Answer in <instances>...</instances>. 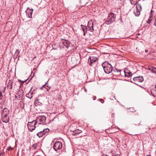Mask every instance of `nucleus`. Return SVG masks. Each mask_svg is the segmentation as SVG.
Wrapping results in <instances>:
<instances>
[{
	"label": "nucleus",
	"instance_id": "nucleus-1",
	"mask_svg": "<svg viewBox=\"0 0 156 156\" xmlns=\"http://www.w3.org/2000/svg\"><path fill=\"white\" fill-rule=\"evenodd\" d=\"M105 72L107 74L110 73L112 70V66L110 64L103 63L102 65Z\"/></svg>",
	"mask_w": 156,
	"mask_h": 156
},
{
	"label": "nucleus",
	"instance_id": "nucleus-2",
	"mask_svg": "<svg viewBox=\"0 0 156 156\" xmlns=\"http://www.w3.org/2000/svg\"><path fill=\"white\" fill-rule=\"evenodd\" d=\"M115 15L112 12H110L109 14L105 23L107 25L110 24L115 21Z\"/></svg>",
	"mask_w": 156,
	"mask_h": 156
},
{
	"label": "nucleus",
	"instance_id": "nucleus-3",
	"mask_svg": "<svg viewBox=\"0 0 156 156\" xmlns=\"http://www.w3.org/2000/svg\"><path fill=\"white\" fill-rule=\"evenodd\" d=\"M141 9V5L139 4H136V7L134 8L133 10V13L135 16H138L140 15Z\"/></svg>",
	"mask_w": 156,
	"mask_h": 156
},
{
	"label": "nucleus",
	"instance_id": "nucleus-4",
	"mask_svg": "<svg viewBox=\"0 0 156 156\" xmlns=\"http://www.w3.org/2000/svg\"><path fill=\"white\" fill-rule=\"evenodd\" d=\"M141 9V5L139 4H136V7L134 8L133 10V13L135 16H138L140 15Z\"/></svg>",
	"mask_w": 156,
	"mask_h": 156
},
{
	"label": "nucleus",
	"instance_id": "nucleus-5",
	"mask_svg": "<svg viewBox=\"0 0 156 156\" xmlns=\"http://www.w3.org/2000/svg\"><path fill=\"white\" fill-rule=\"evenodd\" d=\"M37 124V122L35 120L31 122H29L27 124L29 130L32 132L36 128L35 126Z\"/></svg>",
	"mask_w": 156,
	"mask_h": 156
},
{
	"label": "nucleus",
	"instance_id": "nucleus-6",
	"mask_svg": "<svg viewBox=\"0 0 156 156\" xmlns=\"http://www.w3.org/2000/svg\"><path fill=\"white\" fill-rule=\"evenodd\" d=\"M46 117L44 115L40 116L37 117L35 120L37 124H40L45 122Z\"/></svg>",
	"mask_w": 156,
	"mask_h": 156
},
{
	"label": "nucleus",
	"instance_id": "nucleus-7",
	"mask_svg": "<svg viewBox=\"0 0 156 156\" xmlns=\"http://www.w3.org/2000/svg\"><path fill=\"white\" fill-rule=\"evenodd\" d=\"M133 80L134 82L132 81V82L140 86V85H139L138 83L142 82L144 80V78L142 76H137L133 78Z\"/></svg>",
	"mask_w": 156,
	"mask_h": 156
},
{
	"label": "nucleus",
	"instance_id": "nucleus-8",
	"mask_svg": "<svg viewBox=\"0 0 156 156\" xmlns=\"http://www.w3.org/2000/svg\"><path fill=\"white\" fill-rule=\"evenodd\" d=\"M62 143L59 141H56L54 145L53 148L55 151H57L62 148Z\"/></svg>",
	"mask_w": 156,
	"mask_h": 156
},
{
	"label": "nucleus",
	"instance_id": "nucleus-9",
	"mask_svg": "<svg viewBox=\"0 0 156 156\" xmlns=\"http://www.w3.org/2000/svg\"><path fill=\"white\" fill-rule=\"evenodd\" d=\"M98 59L97 57L94 56H90L88 59V62L90 66H92L94 62Z\"/></svg>",
	"mask_w": 156,
	"mask_h": 156
},
{
	"label": "nucleus",
	"instance_id": "nucleus-10",
	"mask_svg": "<svg viewBox=\"0 0 156 156\" xmlns=\"http://www.w3.org/2000/svg\"><path fill=\"white\" fill-rule=\"evenodd\" d=\"M87 28L89 31L92 32L94 30L93 22L91 20L89 21L88 23Z\"/></svg>",
	"mask_w": 156,
	"mask_h": 156
},
{
	"label": "nucleus",
	"instance_id": "nucleus-11",
	"mask_svg": "<svg viewBox=\"0 0 156 156\" xmlns=\"http://www.w3.org/2000/svg\"><path fill=\"white\" fill-rule=\"evenodd\" d=\"M33 11V9H30L29 7H28L27 9L25 11L27 16L29 18H31Z\"/></svg>",
	"mask_w": 156,
	"mask_h": 156
},
{
	"label": "nucleus",
	"instance_id": "nucleus-12",
	"mask_svg": "<svg viewBox=\"0 0 156 156\" xmlns=\"http://www.w3.org/2000/svg\"><path fill=\"white\" fill-rule=\"evenodd\" d=\"M13 81L12 80H9L7 84V88L9 90H11L12 89V87L15 88V86L13 85Z\"/></svg>",
	"mask_w": 156,
	"mask_h": 156
},
{
	"label": "nucleus",
	"instance_id": "nucleus-13",
	"mask_svg": "<svg viewBox=\"0 0 156 156\" xmlns=\"http://www.w3.org/2000/svg\"><path fill=\"white\" fill-rule=\"evenodd\" d=\"M2 115V119L3 122L8 123L9 121V117L8 115Z\"/></svg>",
	"mask_w": 156,
	"mask_h": 156
},
{
	"label": "nucleus",
	"instance_id": "nucleus-14",
	"mask_svg": "<svg viewBox=\"0 0 156 156\" xmlns=\"http://www.w3.org/2000/svg\"><path fill=\"white\" fill-rule=\"evenodd\" d=\"M9 114V111L7 108H4L2 112V115H8Z\"/></svg>",
	"mask_w": 156,
	"mask_h": 156
},
{
	"label": "nucleus",
	"instance_id": "nucleus-15",
	"mask_svg": "<svg viewBox=\"0 0 156 156\" xmlns=\"http://www.w3.org/2000/svg\"><path fill=\"white\" fill-rule=\"evenodd\" d=\"M62 44L68 49L70 43L68 40H65L64 41L62 42Z\"/></svg>",
	"mask_w": 156,
	"mask_h": 156
},
{
	"label": "nucleus",
	"instance_id": "nucleus-16",
	"mask_svg": "<svg viewBox=\"0 0 156 156\" xmlns=\"http://www.w3.org/2000/svg\"><path fill=\"white\" fill-rule=\"evenodd\" d=\"M153 12V11L151 10V14L149 16V18L147 20V23L148 24L150 23L151 21L153 19V15L152 14L151 12Z\"/></svg>",
	"mask_w": 156,
	"mask_h": 156
},
{
	"label": "nucleus",
	"instance_id": "nucleus-17",
	"mask_svg": "<svg viewBox=\"0 0 156 156\" xmlns=\"http://www.w3.org/2000/svg\"><path fill=\"white\" fill-rule=\"evenodd\" d=\"M81 26L82 27V29L83 31V35L85 36L87 33L88 28L87 27L83 26L82 25H81Z\"/></svg>",
	"mask_w": 156,
	"mask_h": 156
},
{
	"label": "nucleus",
	"instance_id": "nucleus-18",
	"mask_svg": "<svg viewBox=\"0 0 156 156\" xmlns=\"http://www.w3.org/2000/svg\"><path fill=\"white\" fill-rule=\"evenodd\" d=\"M20 53V51L19 50V49H17L13 56V58L15 59H16L17 57H20V56L19 55Z\"/></svg>",
	"mask_w": 156,
	"mask_h": 156
},
{
	"label": "nucleus",
	"instance_id": "nucleus-19",
	"mask_svg": "<svg viewBox=\"0 0 156 156\" xmlns=\"http://www.w3.org/2000/svg\"><path fill=\"white\" fill-rule=\"evenodd\" d=\"M81 132L82 131L81 130L78 129L73 131L72 134L73 135L75 136L80 134Z\"/></svg>",
	"mask_w": 156,
	"mask_h": 156
},
{
	"label": "nucleus",
	"instance_id": "nucleus-20",
	"mask_svg": "<svg viewBox=\"0 0 156 156\" xmlns=\"http://www.w3.org/2000/svg\"><path fill=\"white\" fill-rule=\"evenodd\" d=\"M148 68L152 73H154L156 74V68L153 67L151 66H148Z\"/></svg>",
	"mask_w": 156,
	"mask_h": 156
},
{
	"label": "nucleus",
	"instance_id": "nucleus-21",
	"mask_svg": "<svg viewBox=\"0 0 156 156\" xmlns=\"http://www.w3.org/2000/svg\"><path fill=\"white\" fill-rule=\"evenodd\" d=\"M151 92L152 95L154 97L156 96V85H155V87L151 89Z\"/></svg>",
	"mask_w": 156,
	"mask_h": 156
},
{
	"label": "nucleus",
	"instance_id": "nucleus-22",
	"mask_svg": "<svg viewBox=\"0 0 156 156\" xmlns=\"http://www.w3.org/2000/svg\"><path fill=\"white\" fill-rule=\"evenodd\" d=\"M132 75V74L130 72H126L124 76L125 77H129L131 76Z\"/></svg>",
	"mask_w": 156,
	"mask_h": 156
},
{
	"label": "nucleus",
	"instance_id": "nucleus-23",
	"mask_svg": "<svg viewBox=\"0 0 156 156\" xmlns=\"http://www.w3.org/2000/svg\"><path fill=\"white\" fill-rule=\"evenodd\" d=\"M120 72L119 73V74L121 76H125V74L126 71L125 70H121L120 71Z\"/></svg>",
	"mask_w": 156,
	"mask_h": 156
},
{
	"label": "nucleus",
	"instance_id": "nucleus-24",
	"mask_svg": "<svg viewBox=\"0 0 156 156\" xmlns=\"http://www.w3.org/2000/svg\"><path fill=\"white\" fill-rule=\"evenodd\" d=\"M37 135L39 137H41L44 135V134L42 132V131H41L37 133Z\"/></svg>",
	"mask_w": 156,
	"mask_h": 156
},
{
	"label": "nucleus",
	"instance_id": "nucleus-25",
	"mask_svg": "<svg viewBox=\"0 0 156 156\" xmlns=\"http://www.w3.org/2000/svg\"><path fill=\"white\" fill-rule=\"evenodd\" d=\"M32 94L33 92L30 93V92L26 94V96L30 99H31L32 98Z\"/></svg>",
	"mask_w": 156,
	"mask_h": 156
},
{
	"label": "nucleus",
	"instance_id": "nucleus-26",
	"mask_svg": "<svg viewBox=\"0 0 156 156\" xmlns=\"http://www.w3.org/2000/svg\"><path fill=\"white\" fill-rule=\"evenodd\" d=\"M49 130L47 128L43 129V130L42 131V132L44 133V135H45L46 133L49 132Z\"/></svg>",
	"mask_w": 156,
	"mask_h": 156
},
{
	"label": "nucleus",
	"instance_id": "nucleus-27",
	"mask_svg": "<svg viewBox=\"0 0 156 156\" xmlns=\"http://www.w3.org/2000/svg\"><path fill=\"white\" fill-rule=\"evenodd\" d=\"M48 81L45 83V84H44V85H43V86L41 88V89L42 88V87H43L44 86H46L47 87H49V89H50L51 88L50 87H49L48 86Z\"/></svg>",
	"mask_w": 156,
	"mask_h": 156
},
{
	"label": "nucleus",
	"instance_id": "nucleus-28",
	"mask_svg": "<svg viewBox=\"0 0 156 156\" xmlns=\"http://www.w3.org/2000/svg\"><path fill=\"white\" fill-rule=\"evenodd\" d=\"M119 70V69H115V70H114V71L115 72H116L117 73V74L118 75H119V73L120 72V70Z\"/></svg>",
	"mask_w": 156,
	"mask_h": 156
},
{
	"label": "nucleus",
	"instance_id": "nucleus-29",
	"mask_svg": "<svg viewBox=\"0 0 156 156\" xmlns=\"http://www.w3.org/2000/svg\"><path fill=\"white\" fill-rule=\"evenodd\" d=\"M37 147V144H34L33 145L32 147L34 149H36Z\"/></svg>",
	"mask_w": 156,
	"mask_h": 156
},
{
	"label": "nucleus",
	"instance_id": "nucleus-30",
	"mask_svg": "<svg viewBox=\"0 0 156 156\" xmlns=\"http://www.w3.org/2000/svg\"><path fill=\"white\" fill-rule=\"evenodd\" d=\"M3 97V96L2 95V94L1 91H0V100L2 99V98Z\"/></svg>",
	"mask_w": 156,
	"mask_h": 156
},
{
	"label": "nucleus",
	"instance_id": "nucleus-31",
	"mask_svg": "<svg viewBox=\"0 0 156 156\" xmlns=\"http://www.w3.org/2000/svg\"><path fill=\"white\" fill-rule=\"evenodd\" d=\"M13 148L12 147H9V148H8L7 149V150L9 151H10V150H13Z\"/></svg>",
	"mask_w": 156,
	"mask_h": 156
},
{
	"label": "nucleus",
	"instance_id": "nucleus-32",
	"mask_svg": "<svg viewBox=\"0 0 156 156\" xmlns=\"http://www.w3.org/2000/svg\"><path fill=\"white\" fill-rule=\"evenodd\" d=\"M99 100L102 103H103L104 102V100L102 99H99Z\"/></svg>",
	"mask_w": 156,
	"mask_h": 156
},
{
	"label": "nucleus",
	"instance_id": "nucleus-33",
	"mask_svg": "<svg viewBox=\"0 0 156 156\" xmlns=\"http://www.w3.org/2000/svg\"><path fill=\"white\" fill-rule=\"evenodd\" d=\"M113 156H120V155L118 154H113Z\"/></svg>",
	"mask_w": 156,
	"mask_h": 156
},
{
	"label": "nucleus",
	"instance_id": "nucleus-34",
	"mask_svg": "<svg viewBox=\"0 0 156 156\" xmlns=\"http://www.w3.org/2000/svg\"><path fill=\"white\" fill-rule=\"evenodd\" d=\"M55 46V44H53L52 46L53 49H55V50H56L57 49V48H54V46Z\"/></svg>",
	"mask_w": 156,
	"mask_h": 156
},
{
	"label": "nucleus",
	"instance_id": "nucleus-35",
	"mask_svg": "<svg viewBox=\"0 0 156 156\" xmlns=\"http://www.w3.org/2000/svg\"><path fill=\"white\" fill-rule=\"evenodd\" d=\"M154 24L156 27V18L155 19Z\"/></svg>",
	"mask_w": 156,
	"mask_h": 156
},
{
	"label": "nucleus",
	"instance_id": "nucleus-36",
	"mask_svg": "<svg viewBox=\"0 0 156 156\" xmlns=\"http://www.w3.org/2000/svg\"><path fill=\"white\" fill-rule=\"evenodd\" d=\"M148 51L147 50H146V49L145 50V52H148Z\"/></svg>",
	"mask_w": 156,
	"mask_h": 156
},
{
	"label": "nucleus",
	"instance_id": "nucleus-37",
	"mask_svg": "<svg viewBox=\"0 0 156 156\" xmlns=\"http://www.w3.org/2000/svg\"><path fill=\"white\" fill-rule=\"evenodd\" d=\"M103 156H109V155H104Z\"/></svg>",
	"mask_w": 156,
	"mask_h": 156
},
{
	"label": "nucleus",
	"instance_id": "nucleus-38",
	"mask_svg": "<svg viewBox=\"0 0 156 156\" xmlns=\"http://www.w3.org/2000/svg\"><path fill=\"white\" fill-rule=\"evenodd\" d=\"M49 89H47V91H49Z\"/></svg>",
	"mask_w": 156,
	"mask_h": 156
},
{
	"label": "nucleus",
	"instance_id": "nucleus-39",
	"mask_svg": "<svg viewBox=\"0 0 156 156\" xmlns=\"http://www.w3.org/2000/svg\"><path fill=\"white\" fill-rule=\"evenodd\" d=\"M8 23H8L6 24V27H7V24H8Z\"/></svg>",
	"mask_w": 156,
	"mask_h": 156
},
{
	"label": "nucleus",
	"instance_id": "nucleus-40",
	"mask_svg": "<svg viewBox=\"0 0 156 156\" xmlns=\"http://www.w3.org/2000/svg\"><path fill=\"white\" fill-rule=\"evenodd\" d=\"M96 99V97H95V99H94V100Z\"/></svg>",
	"mask_w": 156,
	"mask_h": 156
},
{
	"label": "nucleus",
	"instance_id": "nucleus-41",
	"mask_svg": "<svg viewBox=\"0 0 156 156\" xmlns=\"http://www.w3.org/2000/svg\"><path fill=\"white\" fill-rule=\"evenodd\" d=\"M120 1H123V0H120Z\"/></svg>",
	"mask_w": 156,
	"mask_h": 156
},
{
	"label": "nucleus",
	"instance_id": "nucleus-42",
	"mask_svg": "<svg viewBox=\"0 0 156 156\" xmlns=\"http://www.w3.org/2000/svg\"><path fill=\"white\" fill-rule=\"evenodd\" d=\"M147 156H151V155H150V156L147 155Z\"/></svg>",
	"mask_w": 156,
	"mask_h": 156
}]
</instances>
